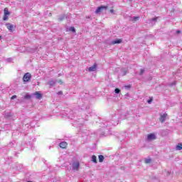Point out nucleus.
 <instances>
[{"label":"nucleus","instance_id":"25","mask_svg":"<svg viewBox=\"0 0 182 182\" xmlns=\"http://www.w3.org/2000/svg\"><path fill=\"white\" fill-rule=\"evenodd\" d=\"M57 82H58V83H59L60 85H62V83H63V82H62V80H58Z\"/></svg>","mask_w":182,"mask_h":182},{"label":"nucleus","instance_id":"10","mask_svg":"<svg viewBox=\"0 0 182 182\" xmlns=\"http://www.w3.org/2000/svg\"><path fill=\"white\" fill-rule=\"evenodd\" d=\"M33 96H35L36 99H42V94L39 93V92H36L34 94H33Z\"/></svg>","mask_w":182,"mask_h":182},{"label":"nucleus","instance_id":"20","mask_svg":"<svg viewBox=\"0 0 182 182\" xmlns=\"http://www.w3.org/2000/svg\"><path fill=\"white\" fill-rule=\"evenodd\" d=\"M145 163L146 164H149L151 163V159H145Z\"/></svg>","mask_w":182,"mask_h":182},{"label":"nucleus","instance_id":"33","mask_svg":"<svg viewBox=\"0 0 182 182\" xmlns=\"http://www.w3.org/2000/svg\"><path fill=\"white\" fill-rule=\"evenodd\" d=\"M103 136H106V134H102Z\"/></svg>","mask_w":182,"mask_h":182},{"label":"nucleus","instance_id":"17","mask_svg":"<svg viewBox=\"0 0 182 182\" xmlns=\"http://www.w3.org/2000/svg\"><path fill=\"white\" fill-rule=\"evenodd\" d=\"M176 150H182V144H178L176 146Z\"/></svg>","mask_w":182,"mask_h":182},{"label":"nucleus","instance_id":"19","mask_svg":"<svg viewBox=\"0 0 182 182\" xmlns=\"http://www.w3.org/2000/svg\"><path fill=\"white\" fill-rule=\"evenodd\" d=\"M69 31H70V32H76V29L75 28V27H70L69 28Z\"/></svg>","mask_w":182,"mask_h":182},{"label":"nucleus","instance_id":"15","mask_svg":"<svg viewBox=\"0 0 182 182\" xmlns=\"http://www.w3.org/2000/svg\"><path fill=\"white\" fill-rule=\"evenodd\" d=\"M98 159H99L100 163H103V160H105V156H103L102 155H100L98 156Z\"/></svg>","mask_w":182,"mask_h":182},{"label":"nucleus","instance_id":"21","mask_svg":"<svg viewBox=\"0 0 182 182\" xmlns=\"http://www.w3.org/2000/svg\"><path fill=\"white\" fill-rule=\"evenodd\" d=\"M114 92H115L117 95H119V93H120V89L116 88V89L114 90Z\"/></svg>","mask_w":182,"mask_h":182},{"label":"nucleus","instance_id":"23","mask_svg":"<svg viewBox=\"0 0 182 182\" xmlns=\"http://www.w3.org/2000/svg\"><path fill=\"white\" fill-rule=\"evenodd\" d=\"M144 73V70L141 69L139 75H143Z\"/></svg>","mask_w":182,"mask_h":182},{"label":"nucleus","instance_id":"32","mask_svg":"<svg viewBox=\"0 0 182 182\" xmlns=\"http://www.w3.org/2000/svg\"><path fill=\"white\" fill-rule=\"evenodd\" d=\"M2 39V36H0V41Z\"/></svg>","mask_w":182,"mask_h":182},{"label":"nucleus","instance_id":"18","mask_svg":"<svg viewBox=\"0 0 182 182\" xmlns=\"http://www.w3.org/2000/svg\"><path fill=\"white\" fill-rule=\"evenodd\" d=\"M139 18V16H134L132 18V21L133 22H136V21H138Z\"/></svg>","mask_w":182,"mask_h":182},{"label":"nucleus","instance_id":"14","mask_svg":"<svg viewBox=\"0 0 182 182\" xmlns=\"http://www.w3.org/2000/svg\"><path fill=\"white\" fill-rule=\"evenodd\" d=\"M55 83H56V81L53 80H50L48 82V85H50V87H52V86H53Z\"/></svg>","mask_w":182,"mask_h":182},{"label":"nucleus","instance_id":"29","mask_svg":"<svg viewBox=\"0 0 182 182\" xmlns=\"http://www.w3.org/2000/svg\"><path fill=\"white\" fill-rule=\"evenodd\" d=\"M172 86H174L176 85V82H173L172 84H171Z\"/></svg>","mask_w":182,"mask_h":182},{"label":"nucleus","instance_id":"27","mask_svg":"<svg viewBox=\"0 0 182 182\" xmlns=\"http://www.w3.org/2000/svg\"><path fill=\"white\" fill-rule=\"evenodd\" d=\"M127 73L126 72V70H124V71H123V74H122L123 76H124Z\"/></svg>","mask_w":182,"mask_h":182},{"label":"nucleus","instance_id":"30","mask_svg":"<svg viewBox=\"0 0 182 182\" xmlns=\"http://www.w3.org/2000/svg\"><path fill=\"white\" fill-rule=\"evenodd\" d=\"M110 12H111V14H113V12H114L113 9H111Z\"/></svg>","mask_w":182,"mask_h":182},{"label":"nucleus","instance_id":"16","mask_svg":"<svg viewBox=\"0 0 182 182\" xmlns=\"http://www.w3.org/2000/svg\"><path fill=\"white\" fill-rule=\"evenodd\" d=\"M92 161H93V163H97V160L96 156L93 155L92 156Z\"/></svg>","mask_w":182,"mask_h":182},{"label":"nucleus","instance_id":"26","mask_svg":"<svg viewBox=\"0 0 182 182\" xmlns=\"http://www.w3.org/2000/svg\"><path fill=\"white\" fill-rule=\"evenodd\" d=\"M151 102H153V100L152 99H150L148 100V103L150 105V103H151Z\"/></svg>","mask_w":182,"mask_h":182},{"label":"nucleus","instance_id":"9","mask_svg":"<svg viewBox=\"0 0 182 182\" xmlns=\"http://www.w3.org/2000/svg\"><path fill=\"white\" fill-rule=\"evenodd\" d=\"M6 26L7 27V29L10 31V32H12V30L14 29V25L11 24L10 23H6Z\"/></svg>","mask_w":182,"mask_h":182},{"label":"nucleus","instance_id":"8","mask_svg":"<svg viewBox=\"0 0 182 182\" xmlns=\"http://www.w3.org/2000/svg\"><path fill=\"white\" fill-rule=\"evenodd\" d=\"M97 68V64H94L93 66H91L88 68L89 72H96V69Z\"/></svg>","mask_w":182,"mask_h":182},{"label":"nucleus","instance_id":"28","mask_svg":"<svg viewBox=\"0 0 182 182\" xmlns=\"http://www.w3.org/2000/svg\"><path fill=\"white\" fill-rule=\"evenodd\" d=\"M176 33H181V31H180V30H178V31H176Z\"/></svg>","mask_w":182,"mask_h":182},{"label":"nucleus","instance_id":"24","mask_svg":"<svg viewBox=\"0 0 182 182\" xmlns=\"http://www.w3.org/2000/svg\"><path fill=\"white\" fill-rule=\"evenodd\" d=\"M14 99H16V95H13L11 97V100H14Z\"/></svg>","mask_w":182,"mask_h":182},{"label":"nucleus","instance_id":"12","mask_svg":"<svg viewBox=\"0 0 182 182\" xmlns=\"http://www.w3.org/2000/svg\"><path fill=\"white\" fill-rule=\"evenodd\" d=\"M119 43H122V39L114 40L111 42V45H116Z\"/></svg>","mask_w":182,"mask_h":182},{"label":"nucleus","instance_id":"5","mask_svg":"<svg viewBox=\"0 0 182 182\" xmlns=\"http://www.w3.org/2000/svg\"><path fill=\"white\" fill-rule=\"evenodd\" d=\"M107 9V6H101L97 9L95 11V14H100L103 10Z\"/></svg>","mask_w":182,"mask_h":182},{"label":"nucleus","instance_id":"11","mask_svg":"<svg viewBox=\"0 0 182 182\" xmlns=\"http://www.w3.org/2000/svg\"><path fill=\"white\" fill-rule=\"evenodd\" d=\"M68 146V143L65 141H63L60 143V147L61 149H66V147Z\"/></svg>","mask_w":182,"mask_h":182},{"label":"nucleus","instance_id":"3","mask_svg":"<svg viewBox=\"0 0 182 182\" xmlns=\"http://www.w3.org/2000/svg\"><path fill=\"white\" fill-rule=\"evenodd\" d=\"M4 15L3 17V21H8V16L11 15V13L9 12V11L8 10V8H5L4 10Z\"/></svg>","mask_w":182,"mask_h":182},{"label":"nucleus","instance_id":"4","mask_svg":"<svg viewBox=\"0 0 182 182\" xmlns=\"http://www.w3.org/2000/svg\"><path fill=\"white\" fill-rule=\"evenodd\" d=\"M31 77H32V75H31V73H26L23 77V82H29Z\"/></svg>","mask_w":182,"mask_h":182},{"label":"nucleus","instance_id":"1","mask_svg":"<svg viewBox=\"0 0 182 182\" xmlns=\"http://www.w3.org/2000/svg\"><path fill=\"white\" fill-rule=\"evenodd\" d=\"M116 119H117V117L115 116H114L112 117V120H111V122H107L104 124V126H102V127H109V126H117V124H119V120H117V121H114L116 120Z\"/></svg>","mask_w":182,"mask_h":182},{"label":"nucleus","instance_id":"22","mask_svg":"<svg viewBox=\"0 0 182 182\" xmlns=\"http://www.w3.org/2000/svg\"><path fill=\"white\" fill-rule=\"evenodd\" d=\"M31 95H28V94H26L25 96H24V99H31Z\"/></svg>","mask_w":182,"mask_h":182},{"label":"nucleus","instance_id":"2","mask_svg":"<svg viewBox=\"0 0 182 182\" xmlns=\"http://www.w3.org/2000/svg\"><path fill=\"white\" fill-rule=\"evenodd\" d=\"M157 139V135L155 133L149 134L146 136L147 141H153Z\"/></svg>","mask_w":182,"mask_h":182},{"label":"nucleus","instance_id":"6","mask_svg":"<svg viewBox=\"0 0 182 182\" xmlns=\"http://www.w3.org/2000/svg\"><path fill=\"white\" fill-rule=\"evenodd\" d=\"M79 166H80L79 162H73V170L77 171L79 170Z\"/></svg>","mask_w":182,"mask_h":182},{"label":"nucleus","instance_id":"31","mask_svg":"<svg viewBox=\"0 0 182 182\" xmlns=\"http://www.w3.org/2000/svg\"><path fill=\"white\" fill-rule=\"evenodd\" d=\"M58 95H62V92H58Z\"/></svg>","mask_w":182,"mask_h":182},{"label":"nucleus","instance_id":"13","mask_svg":"<svg viewBox=\"0 0 182 182\" xmlns=\"http://www.w3.org/2000/svg\"><path fill=\"white\" fill-rule=\"evenodd\" d=\"M157 21V17H156V18H152V19H151L150 21H149V23H151V25H154V23H156V21Z\"/></svg>","mask_w":182,"mask_h":182},{"label":"nucleus","instance_id":"7","mask_svg":"<svg viewBox=\"0 0 182 182\" xmlns=\"http://www.w3.org/2000/svg\"><path fill=\"white\" fill-rule=\"evenodd\" d=\"M166 119H167V113H164V114L161 115L160 122L161 123H164V122H166Z\"/></svg>","mask_w":182,"mask_h":182}]
</instances>
